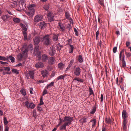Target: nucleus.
<instances>
[{
  "mask_svg": "<svg viewBox=\"0 0 131 131\" xmlns=\"http://www.w3.org/2000/svg\"><path fill=\"white\" fill-rule=\"evenodd\" d=\"M39 46H36L34 48V53L35 55H36L37 59L38 60H40L41 59V52L39 51Z\"/></svg>",
  "mask_w": 131,
  "mask_h": 131,
  "instance_id": "nucleus-1",
  "label": "nucleus"
},
{
  "mask_svg": "<svg viewBox=\"0 0 131 131\" xmlns=\"http://www.w3.org/2000/svg\"><path fill=\"white\" fill-rule=\"evenodd\" d=\"M23 105L25 106L28 108L33 109L35 106V104L33 103H29L28 101H26L25 102L23 103Z\"/></svg>",
  "mask_w": 131,
  "mask_h": 131,
  "instance_id": "nucleus-2",
  "label": "nucleus"
},
{
  "mask_svg": "<svg viewBox=\"0 0 131 131\" xmlns=\"http://www.w3.org/2000/svg\"><path fill=\"white\" fill-rule=\"evenodd\" d=\"M42 40L44 41L45 44L46 45H49L50 44V39L49 37V35H45L43 37Z\"/></svg>",
  "mask_w": 131,
  "mask_h": 131,
  "instance_id": "nucleus-3",
  "label": "nucleus"
},
{
  "mask_svg": "<svg viewBox=\"0 0 131 131\" xmlns=\"http://www.w3.org/2000/svg\"><path fill=\"white\" fill-rule=\"evenodd\" d=\"M28 48L25 45H24L22 47L21 50L23 56L26 57L27 55L28 54Z\"/></svg>",
  "mask_w": 131,
  "mask_h": 131,
  "instance_id": "nucleus-4",
  "label": "nucleus"
},
{
  "mask_svg": "<svg viewBox=\"0 0 131 131\" xmlns=\"http://www.w3.org/2000/svg\"><path fill=\"white\" fill-rule=\"evenodd\" d=\"M73 119V118L72 117H68L66 116L64 118V120L62 119L61 118H60L59 120H60L59 122L61 123L62 122H70L72 121Z\"/></svg>",
  "mask_w": 131,
  "mask_h": 131,
  "instance_id": "nucleus-5",
  "label": "nucleus"
},
{
  "mask_svg": "<svg viewBox=\"0 0 131 131\" xmlns=\"http://www.w3.org/2000/svg\"><path fill=\"white\" fill-rule=\"evenodd\" d=\"M81 69L79 67H77L74 69L73 70V73L77 77L79 76L81 73Z\"/></svg>",
  "mask_w": 131,
  "mask_h": 131,
  "instance_id": "nucleus-6",
  "label": "nucleus"
},
{
  "mask_svg": "<svg viewBox=\"0 0 131 131\" xmlns=\"http://www.w3.org/2000/svg\"><path fill=\"white\" fill-rule=\"evenodd\" d=\"M43 16L42 15H38L35 17L34 20L35 22H38L41 20Z\"/></svg>",
  "mask_w": 131,
  "mask_h": 131,
  "instance_id": "nucleus-7",
  "label": "nucleus"
},
{
  "mask_svg": "<svg viewBox=\"0 0 131 131\" xmlns=\"http://www.w3.org/2000/svg\"><path fill=\"white\" fill-rule=\"evenodd\" d=\"M128 117V114L125 110H124L122 112V117L123 121H127V118Z\"/></svg>",
  "mask_w": 131,
  "mask_h": 131,
  "instance_id": "nucleus-8",
  "label": "nucleus"
},
{
  "mask_svg": "<svg viewBox=\"0 0 131 131\" xmlns=\"http://www.w3.org/2000/svg\"><path fill=\"white\" fill-rule=\"evenodd\" d=\"M56 62L55 58L52 57H50L48 60V63L50 65L54 64Z\"/></svg>",
  "mask_w": 131,
  "mask_h": 131,
  "instance_id": "nucleus-9",
  "label": "nucleus"
},
{
  "mask_svg": "<svg viewBox=\"0 0 131 131\" xmlns=\"http://www.w3.org/2000/svg\"><path fill=\"white\" fill-rule=\"evenodd\" d=\"M72 121L66 122L64 124L60 127V130H62L63 129H66V127L67 126H69L71 123Z\"/></svg>",
  "mask_w": 131,
  "mask_h": 131,
  "instance_id": "nucleus-10",
  "label": "nucleus"
},
{
  "mask_svg": "<svg viewBox=\"0 0 131 131\" xmlns=\"http://www.w3.org/2000/svg\"><path fill=\"white\" fill-rule=\"evenodd\" d=\"M33 40L35 45H38L39 43L40 40L42 41H43L42 38H40L38 36L36 37Z\"/></svg>",
  "mask_w": 131,
  "mask_h": 131,
  "instance_id": "nucleus-11",
  "label": "nucleus"
},
{
  "mask_svg": "<svg viewBox=\"0 0 131 131\" xmlns=\"http://www.w3.org/2000/svg\"><path fill=\"white\" fill-rule=\"evenodd\" d=\"M58 28L61 31L63 32L65 30V28L64 26V25L60 23H58Z\"/></svg>",
  "mask_w": 131,
  "mask_h": 131,
  "instance_id": "nucleus-12",
  "label": "nucleus"
},
{
  "mask_svg": "<svg viewBox=\"0 0 131 131\" xmlns=\"http://www.w3.org/2000/svg\"><path fill=\"white\" fill-rule=\"evenodd\" d=\"M56 52V51L54 48L52 47L50 48V49L49 51V54L51 56H53Z\"/></svg>",
  "mask_w": 131,
  "mask_h": 131,
  "instance_id": "nucleus-13",
  "label": "nucleus"
},
{
  "mask_svg": "<svg viewBox=\"0 0 131 131\" xmlns=\"http://www.w3.org/2000/svg\"><path fill=\"white\" fill-rule=\"evenodd\" d=\"M54 17V15L52 14L51 12H50L48 13V20L50 21H51L54 20L53 18Z\"/></svg>",
  "mask_w": 131,
  "mask_h": 131,
  "instance_id": "nucleus-14",
  "label": "nucleus"
},
{
  "mask_svg": "<svg viewBox=\"0 0 131 131\" xmlns=\"http://www.w3.org/2000/svg\"><path fill=\"white\" fill-rule=\"evenodd\" d=\"M49 58L47 55L44 54H43L41 57V60L43 62H45Z\"/></svg>",
  "mask_w": 131,
  "mask_h": 131,
  "instance_id": "nucleus-15",
  "label": "nucleus"
},
{
  "mask_svg": "<svg viewBox=\"0 0 131 131\" xmlns=\"http://www.w3.org/2000/svg\"><path fill=\"white\" fill-rule=\"evenodd\" d=\"M44 66L43 63L41 62L37 63L35 64V67L37 68H42Z\"/></svg>",
  "mask_w": 131,
  "mask_h": 131,
  "instance_id": "nucleus-16",
  "label": "nucleus"
},
{
  "mask_svg": "<svg viewBox=\"0 0 131 131\" xmlns=\"http://www.w3.org/2000/svg\"><path fill=\"white\" fill-rule=\"evenodd\" d=\"M29 74L30 78L33 79L34 78V70H30L29 72Z\"/></svg>",
  "mask_w": 131,
  "mask_h": 131,
  "instance_id": "nucleus-17",
  "label": "nucleus"
},
{
  "mask_svg": "<svg viewBox=\"0 0 131 131\" xmlns=\"http://www.w3.org/2000/svg\"><path fill=\"white\" fill-rule=\"evenodd\" d=\"M39 26L41 29L45 28L46 26V24L43 22H41L40 23Z\"/></svg>",
  "mask_w": 131,
  "mask_h": 131,
  "instance_id": "nucleus-18",
  "label": "nucleus"
},
{
  "mask_svg": "<svg viewBox=\"0 0 131 131\" xmlns=\"http://www.w3.org/2000/svg\"><path fill=\"white\" fill-rule=\"evenodd\" d=\"M35 11H32L31 10H29L27 14L30 17H32L34 15Z\"/></svg>",
  "mask_w": 131,
  "mask_h": 131,
  "instance_id": "nucleus-19",
  "label": "nucleus"
},
{
  "mask_svg": "<svg viewBox=\"0 0 131 131\" xmlns=\"http://www.w3.org/2000/svg\"><path fill=\"white\" fill-rule=\"evenodd\" d=\"M35 5L34 4H31L28 7V9L29 10H31L32 11H35L34 9V7H35Z\"/></svg>",
  "mask_w": 131,
  "mask_h": 131,
  "instance_id": "nucleus-20",
  "label": "nucleus"
},
{
  "mask_svg": "<svg viewBox=\"0 0 131 131\" xmlns=\"http://www.w3.org/2000/svg\"><path fill=\"white\" fill-rule=\"evenodd\" d=\"M64 64L61 63H60L58 65V67L60 69L62 70L63 69L64 66Z\"/></svg>",
  "mask_w": 131,
  "mask_h": 131,
  "instance_id": "nucleus-21",
  "label": "nucleus"
},
{
  "mask_svg": "<svg viewBox=\"0 0 131 131\" xmlns=\"http://www.w3.org/2000/svg\"><path fill=\"white\" fill-rule=\"evenodd\" d=\"M127 121H123V129L125 130H126L127 128Z\"/></svg>",
  "mask_w": 131,
  "mask_h": 131,
  "instance_id": "nucleus-22",
  "label": "nucleus"
},
{
  "mask_svg": "<svg viewBox=\"0 0 131 131\" xmlns=\"http://www.w3.org/2000/svg\"><path fill=\"white\" fill-rule=\"evenodd\" d=\"M48 73V71L46 70L42 71V74L43 77H45L47 76Z\"/></svg>",
  "mask_w": 131,
  "mask_h": 131,
  "instance_id": "nucleus-23",
  "label": "nucleus"
},
{
  "mask_svg": "<svg viewBox=\"0 0 131 131\" xmlns=\"http://www.w3.org/2000/svg\"><path fill=\"white\" fill-rule=\"evenodd\" d=\"M65 77V76L63 75H60L57 78L56 80L58 81L61 79H62L64 80Z\"/></svg>",
  "mask_w": 131,
  "mask_h": 131,
  "instance_id": "nucleus-24",
  "label": "nucleus"
},
{
  "mask_svg": "<svg viewBox=\"0 0 131 131\" xmlns=\"http://www.w3.org/2000/svg\"><path fill=\"white\" fill-rule=\"evenodd\" d=\"M90 122L92 123V127H93L95 126L96 123V121L95 119H93L91 120L90 121Z\"/></svg>",
  "mask_w": 131,
  "mask_h": 131,
  "instance_id": "nucleus-25",
  "label": "nucleus"
},
{
  "mask_svg": "<svg viewBox=\"0 0 131 131\" xmlns=\"http://www.w3.org/2000/svg\"><path fill=\"white\" fill-rule=\"evenodd\" d=\"M18 60L19 61H20L22 60L23 58V56L21 53H19L18 54L17 56Z\"/></svg>",
  "mask_w": 131,
  "mask_h": 131,
  "instance_id": "nucleus-26",
  "label": "nucleus"
},
{
  "mask_svg": "<svg viewBox=\"0 0 131 131\" xmlns=\"http://www.w3.org/2000/svg\"><path fill=\"white\" fill-rule=\"evenodd\" d=\"M12 71L13 73L16 74H18L19 73V71L15 69H12Z\"/></svg>",
  "mask_w": 131,
  "mask_h": 131,
  "instance_id": "nucleus-27",
  "label": "nucleus"
},
{
  "mask_svg": "<svg viewBox=\"0 0 131 131\" xmlns=\"http://www.w3.org/2000/svg\"><path fill=\"white\" fill-rule=\"evenodd\" d=\"M58 34L57 35L54 34L53 36V40L54 41H56L58 39Z\"/></svg>",
  "mask_w": 131,
  "mask_h": 131,
  "instance_id": "nucleus-28",
  "label": "nucleus"
},
{
  "mask_svg": "<svg viewBox=\"0 0 131 131\" xmlns=\"http://www.w3.org/2000/svg\"><path fill=\"white\" fill-rule=\"evenodd\" d=\"M74 48V47L73 45H70L69 46V53H71L73 52V50Z\"/></svg>",
  "mask_w": 131,
  "mask_h": 131,
  "instance_id": "nucleus-29",
  "label": "nucleus"
},
{
  "mask_svg": "<svg viewBox=\"0 0 131 131\" xmlns=\"http://www.w3.org/2000/svg\"><path fill=\"white\" fill-rule=\"evenodd\" d=\"M20 25L22 29L24 30V31H26L27 30L26 27L25 25H24L22 24H21Z\"/></svg>",
  "mask_w": 131,
  "mask_h": 131,
  "instance_id": "nucleus-30",
  "label": "nucleus"
},
{
  "mask_svg": "<svg viewBox=\"0 0 131 131\" xmlns=\"http://www.w3.org/2000/svg\"><path fill=\"white\" fill-rule=\"evenodd\" d=\"M13 20L14 22L16 23H19L20 21V20L19 19L16 18H14L13 19Z\"/></svg>",
  "mask_w": 131,
  "mask_h": 131,
  "instance_id": "nucleus-31",
  "label": "nucleus"
},
{
  "mask_svg": "<svg viewBox=\"0 0 131 131\" xmlns=\"http://www.w3.org/2000/svg\"><path fill=\"white\" fill-rule=\"evenodd\" d=\"M8 58L10 59L12 63L14 62L15 61V58L12 56H10Z\"/></svg>",
  "mask_w": 131,
  "mask_h": 131,
  "instance_id": "nucleus-32",
  "label": "nucleus"
},
{
  "mask_svg": "<svg viewBox=\"0 0 131 131\" xmlns=\"http://www.w3.org/2000/svg\"><path fill=\"white\" fill-rule=\"evenodd\" d=\"M20 92L24 96L25 95H26V91L25 90L23 89H21L20 90Z\"/></svg>",
  "mask_w": 131,
  "mask_h": 131,
  "instance_id": "nucleus-33",
  "label": "nucleus"
},
{
  "mask_svg": "<svg viewBox=\"0 0 131 131\" xmlns=\"http://www.w3.org/2000/svg\"><path fill=\"white\" fill-rule=\"evenodd\" d=\"M124 50H121V51L119 53V60L120 61H121L122 53H124Z\"/></svg>",
  "mask_w": 131,
  "mask_h": 131,
  "instance_id": "nucleus-34",
  "label": "nucleus"
},
{
  "mask_svg": "<svg viewBox=\"0 0 131 131\" xmlns=\"http://www.w3.org/2000/svg\"><path fill=\"white\" fill-rule=\"evenodd\" d=\"M80 122L82 123H85L86 122V118H83L80 119Z\"/></svg>",
  "mask_w": 131,
  "mask_h": 131,
  "instance_id": "nucleus-35",
  "label": "nucleus"
},
{
  "mask_svg": "<svg viewBox=\"0 0 131 131\" xmlns=\"http://www.w3.org/2000/svg\"><path fill=\"white\" fill-rule=\"evenodd\" d=\"M54 84V82H52L50 83L47 86L46 88L48 89L49 88H50Z\"/></svg>",
  "mask_w": 131,
  "mask_h": 131,
  "instance_id": "nucleus-36",
  "label": "nucleus"
},
{
  "mask_svg": "<svg viewBox=\"0 0 131 131\" xmlns=\"http://www.w3.org/2000/svg\"><path fill=\"white\" fill-rule=\"evenodd\" d=\"M74 80H76L81 82H83V80L82 79L77 77L75 78L74 79H73V81H74Z\"/></svg>",
  "mask_w": 131,
  "mask_h": 131,
  "instance_id": "nucleus-37",
  "label": "nucleus"
},
{
  "mask_svg": "<svg viewBox=\"0 0 131 131\" xmlns=\"http://www.w3.org/2000/svg\"><path fill=\"white\" fill-rule=\"evenodd\" d=\"M49 8V5L48 4H46L43 6V8L46 10H48Z\"/></svg>",
  "mask_w": 131,
  "mask_h": 131,
  "instance_id": "nucleus-38",
  "label": "nucleus"
},
{
  "mask_svg": "<svg viewBox=\"0 0 131 131\" xmlns=\"http://www.w3.org/2000/svg\"><path fill=\"white\" fill-rule=\"evenodd\" d=\"M96 110V107L95 106H94L91 112L90 113L92 114H93L95 112Z\"/></svg>",
  "mask_w": 131,
  "mask_h": 131,
  "instance_id": "nucleus-39",
  "label": "nucleus"
},
{
  "mask_svg": "<svg viewBox=\"0 0 131 131\" xmlns=\"http://www.w3.org/2000/svg\"><path fill=\"white\" fill-rule=\"evenodd\" d=\"M89 91L90 92L89 94L90 95H92L94 94L93 90H92V89L90 87H89Z\"/></svg>",
  "mask_w": 131,
  "mask_h": 131,
  "instance_id": "nucleus-40",
  "label": "nucleus"
},
{
  "mask_svg": "<svg viewBox=\"0 0 131 131\" xmlns=\"http://www.w3.org/2000/svg\"><path fill=\"white\" fill-rule=\"evenodd\" d=\"M78 61L79 62L81 63L83 61V58L82 56L80 55L79 56Z\"/></svg>",
  "mask_w": 131,
  "mask_h": 131,
  "instance_id": "nucleus-41",
  "label": "nucleus"
},
{
  "mask_svg": "<svg viewBox=\"0 0 131 131\" xmlns=\"http://www.w3.org/2000/svg\"><path fill=\"white\" fill-rule=\"evenodd\" d=\"M23 34H24V40H27V38L26 32V31H24L23 32Z\"/></svg>",
  "mask_w": 131,
  "mask_h": 131,
  "instance_id": "nucleus-42",
  "label": "nucleus"
},
{
  "mask_svg": "<svg viewBox=\"0 0 131 131\" xmlns=\"http://www.w3.org/2000/svg\"><path fill=\"white\" fill-rule=\"evenodd\" d=\"M4 123L5 125H6L8 123V122L6 118L4 117Z\"/></svg>",
  "mask_w": 131,
  "mask_h": 131,
  "instance_id": "nucleus-43",
  "label": "nucleus"
},
{
  "mask_svg": "<svg viewBox=\"0 0 131 131\" xmlns=\"http://www.w3.org/2000/svg\"><path fill=\"white\" fill-rule=\"evenodd\" d=\"M7 59V58H5L4 57H2L0 56V60L3 61H5Z\"/></svg>",
  "mask_w": 131,
  "mask_h": 131,
  "instance_id": "nucleus-44",
  "label": "nucleus"
},
{
  "mask_svg": "<svg viewBox=\"0 0 131 131\" xmlns=\"http://www.w3.org/2000/svg\"><path fill=\"white\" fill-rule=\"evenodd\" d=\"M97 2L100 5L103 6L104 5V3L103 0H97Z\"/></svg>",
  "mask_w": 131,
  "mask_h": 131,
  "instance_id": "nucleus-45",
  "label": "nucleus"
},
{
  "mask_svg": "<svg viewBox=\"0 0 131 131\" xmlns=\"http://www.w3.org/2000/svg\"><path fill=\"white\" fill-rule=\"evenodd\" d=\"M61 46L58 44L57 45V48L58 50H60L61 48Z\"/></svg>",
  "mask_w": 131,
  "mask_h": 131,
  "instance_id": "nucleus-46",
  "label": "nucleus"
},
{
  "mask_svg": "<svg viewBox=\"0 0 131 131\" xmlns=\"http://www.w3.org/2000/svg\"><path fill=\"white\" fill-rule=\"evenodd\" d=\"M65 16L66 18L68 19H69L70 15L69 13L68 12H65Z\"/></svg>",
  "mask_w": 131,
  "mask_h": 131,
  "instance_id": "nucleus-47",
  "label": "nucleus"
},
{
  "mask_svg": "<svg viewBox=\"0 0 131 131\" xmlns=\"http://www.w3.org/2000/svg\"><path fill=\"white\" fill-rule=\"evenodd\" d=\"M4 70L9 71L10 70V69L9 67H4Z\"/></svg>",
  "mask_w": 131,
  "mask_h": 131,
  "instance_id": "nucleus-48",
  "label": "nucleus"
},
{
  "mask_svg": "<svg viewBox=\"0 0 131 131\" xmlns=\"http://www.w3.org/2000/svg\"><path fill=\"white\" fill-rule=\"evenodd\" d=\"M74 31L75 35L77 36H78L79 35L78 34V31H77V29L76 28H74Z\"/></svg>",
  "mask_w": 131,
  "mask_h": 131,
  "instance_id": "nucleus-49",
  "label": "nucleus"
},
{
  "mask_svg": "<svg viewBox=\"0 0 131 131\" xmlns=\"http://www.w3.org/2000/svg\"><path fill=\"white\" fill-rule=\"evenodd\" d=\"M2 19L3 20V21H6L7 20V19L5 16V15H4L2 16Z\"/></svg>",
  "mask_w": 131,
  "mask_h": 131,
  "instance_id": "nucleus-50",
  "label": "nucleus"
},
{
  "mask_svg": "<svg viewBox=\"0 0 131 131\" xmlns=\"http://www.w3.org/2000/svg\"><path fill=\"white\" fill-rule=\"evenodd\" d=\"M47 91L46 89H44L43 92V95H44L47 94Z\"/></svg>",
  "mask_w": 131,
  "mask_h": 131,
  "instance_id": "nucleus-51",
  "label": "nucleus"
},
{
  "mask_svg": "<svg viewBox=\"0 0 131 131\" xmlns=\"http://www.w3.org/2000/svg\"><path fill=\"white\" fill-rule=\"evenodd\" d=\"M117 50V47H114L113 49V50L114 53H115Z\"/></svg>",
  "mask_w": 131,
  "mask_h": 131,
  "instance_id": "nucleus-52",
  "label": "nucleus"
},
{
  "mask_svg": "<svg viewBox=\"0 0 131 131\" xmlns=\"http://www.w3.org/2000/svg\"><path fill=\"white\" fill-rule=\"evenodd\" d=\"M103 96L102 94H101V96L100 97L101 101V102H103Z\"/></svg>",
  "mask_w": 131,
  "mask_h": 131,
  "instance_id": "nucleus-53",
  "label": "nucleus"
},
{
  "mask_svg": "<svg viewBox=\"0 0 131 131\" xmlns=\"http://www.w3.org/2000/svg\"><path fill=\"white\" fill-rule=\"evenodd\" d=\"M125 54L126 56L127 57H128L130 56L131 54L130 53L126 52Z\"/></svg>",
  "mask_w": 131,
  "mask_h": 131,
  "instance_id": "nucleus-54",
  "label": "nucleus"
},
{
  "mask_svg": "<svg viewBox=\"0 0 131 131\" xmlns=\"http://www.w3.org/2000/svg\"><path fill=\"white\" fill-rule=\"evenodd\" d=\"M44 82V81L43 80H41L38 81L37 83L38 84H40V83H43Z\"/></svg>",
  "mask_w": 131,
  "mask_h": 131,
  "instance_id": "nucleus-55",
  "label": "nucleus"
},
{
  "mask_svg": "<svg viewBox=\"0 0 131 131\" xmlns=\"http://www.w3.org/2000/svg\"><path fill=\"white\" fill-rule=\"evenodd\" d=\"M106 121L108 123H111V120L110 118L107 119Z\"/></svg>",
  "mask_w": 131,
  "mask_h": 131,
  "instance_id": "nucleus-56",
  "label": "nucleus"
},
{
  "mask_svg": "<svg viewBox=\"0 0 131 131\" xmlns=\"http://www.w3.org/2000/svg\"><path fill=\"white\" fill-rule=\"evenodd\" d=\"M33 116L34 117H36L37 116L36 112L35 111H33Z\"/></svg>",
  "mask_w": 131,
  "mask_h": 131,
  "instance_id": "nucleus-57",
  "label": "nucleus"
},
{
  "mask_svg": "<svg viewBox=\"0 0 131 131\" xmlns=\"http://www.w3.org/2000/svg\"><path fill=\"white\" fill-rule=\"evenodd\" d=\"M9 128L7 126L5 127L4 129V131H8Z\"/></svg>",
  "mask_w": 131,
  "mask_h": 131,
  "instance_id": "nucleus-58",
  "label": "nucleus"
},
{
  "mask_svg": "<svg viewBox=\"0 0 131 131\" xmlns=\"http://www.w3.org/2000/svg\"><path fill=\"white\" fill-rule=\"evenodd\" d=\"M122 66L123 67H124L126 66V62H122Z\"/></svg>",
  "mask_w": 131,
  "mask_h": 131,
  "instance_id": "nucleus-59",
  "label": "nucleus"
},
{
  "mask_svg": "<svg viewBox=\"0 0 131 131\" xmlns=\"http://www.w3.org/2000/svg\"><path fill=\"white\" fill-rule=\"evenodd\" d=\"M38 110L39 111H41L42 110V109L40 107L39 105L38 106Z\"/></svg>",
  "mask_w": 131,
  "mask_h": 131,
  "instance_id": "nucleus-60",
  "label": "nucleus"
},
{
  "mask_svg": "<svg viewBox=\"0 0 131 131\" xmlns=\"http://www.w3.org/2000/svg\"><path fill=\"white\" fill-rule=\"evenodd\" d=\"M33 91V89L32 88H30V94H33V92H32Z\"/></svg>",
  "mask_w": 131,
  "mask_h": 131,
  "instance_id": "nucleus-61",
  "label": "nucleus"
},
{
  "mask_svg": "<svg viewBox=\"0 0 131 131\" xmlns=\"http://www.w3.org/2000/svg\"><path fill=\"white\" fill-rule=\"evenodd\" d=\"M126 45L128 47L130 45V42L127 41L126 43Z\"/></svg>",
  "mask_w": 131,
  "mask_h": 131,
  "instance_id": "nucleus-62",
  "label": "nucleus"
},
{
  "mask_svg": "<svg viewBox=\"0 0 131 131\" xmlns=\"http://www.w3.org/2000/svg\"><path fill=\"white\" fill-rule=\"evenodd\" d=\"M70 68L68 66L67 68L66 69L65 71L67 72V71H69L70 70Z\"/></svg>",
  "mask_w": 131,
  "mask_h": 131,
  "instance_id": "nucleus-63",
  "label": "nucleus"
},
{
  "mask_svg": "<svg viewBox=\"0 0 131 131\" xmlns=\"http://www.w3.org/2000/svg\"><path fill=\"white\" fill-rule=\"evenodd\" d=\"M3 115V111L0 110V116H2Z\"/></svg>",
  "mask_w": 131,
  "mask_h": 131,
  "instance_id": "nucleus-64",
  "label": "nucleus"
}]
</instances>
